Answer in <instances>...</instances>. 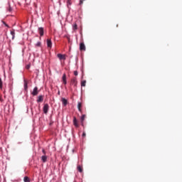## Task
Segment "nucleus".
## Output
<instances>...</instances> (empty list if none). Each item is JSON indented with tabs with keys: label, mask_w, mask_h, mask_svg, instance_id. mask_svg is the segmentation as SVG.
<instances>
[{
	"label": "nucleus",
	"mask_w": 182,
	"mask_h": 182,
	"mask_svg": "<svg viewBox=\"0 0 182 182\" xmlns=\"http://www.w3.org/2000/svg\"><path fill=\"white\" fill-rule=\"evenodd\" d=\"M37 103H42L43 102V95H39L36 100Z\"/></svg>",
	"instance_id": "8"
},
{
	"label": "nucleus",
	"mask_w": 182,
	"mask_h": 182,
	"mask_svg": "<svg viewBox=\"0 0 182 182\" xmlns=\"http://www.w3.org/2000/svg\"><path fill=\"white\" fill-rule=\"evenodd\" d=\"M70 85L71 86H74L75 87H76L77 86V78H76L75 77H73L70 81Z\"/></svg>",
	"instance_id": "2"
},
{
	"label": "nucleus",
	"mask_w": 182,
	"mask_h": 182,
	"mask_svg": "<svg viewBox=\"0 0 182 182\" xmlns=\"http://www.w3.org/2000/svg\"><path fill=\"white\" fill-rule=\"evenodd\" d=\"M86 118V114H82L80 117L81 126L85 127V119Z\"/></svg>",
	"instance_id": "7"
},
{
	"label": "nucleus",
	"mask_w": 182,
	"mask_h": 182,
	"mask_svg": "<svg viewBox=\"0 0 182 182\" xmlns=\"http://www.w3.org/2000/svg\"><path fill=\"white\" fill-rule=\"evenodd\" d=\"M80 50L85 52L86 50V46H85V43H80Z\"/></svg>",
	"instance_id": "6"
},
{
	"label": "nucleus",
	"mask_w": 182,
	"mask_h": 182,
	"mask_svg": "<svg viewBox=\"0 0 182 182\" xmlns=\"http://www.w3.org/2000/svg\"><path fill=\"white\" fill-rule=\"evenodd\" d=\"M63 82L65 85H67L68 81L66 80V74L64 73L62 77Z\"/></svg>",
	"instance_id": "14"
},
{
	"label": "nucleus",
	"mask_w": 182,
	"mask_h": 182,
	"mask_svg": "<svg viewBox=\"0 0 182 182\" xmlns=\"http://www.w3.org/2000/svg\"><path fill=\"white\" fill-rule=\"evenodd\" d=\"M82 136V137H86V132H83Z\"/></svg>",
	"instance_id": "31"
},
{
	"label": "nucleus",
	"mask_w": 182,
	"mask_h": 182,
	"mask_svg": "<svg viewBox=\"0 0 182 182\" xmlns=\"http://www.w3.org/2000/svg\"><path fill=\"white\" fill-rule=\"evenodd\" d=\"M73 31H77V24L76 23H75L73 25Z\"/></svg>",
	"instance_id": "19"
},
{
	"label": "nucleus",
	"mask_w": 182,
	"mask_h": 182,
	"mask_svg": "<svg viewBox=\"0 0 182 182\" xmlns=\"http://www.w3.org/2000/svg\"><path fill=\"white\" fill-rule=\"evenodd\" d=\"M38 32L41 36V38H42V36H43L44 33H45V31L43 29V27H40L38 28Z\"/></svg>",
	"instance_id": "4"
},
{
	"label": "nucleus",
	"mask_w": 182,
	"mask_h": 182,
	"mask_svg": "<svg viewBox=\"0 0 182 182\" xmlns=\"http://www.w3.org/2000/svg\"><path fill=\"white\" fill-rule=\"evenodd\" d=\"M8 5H9V8L7 9L8 11L9 12H12V11L14 10L12 9V6H11V4L10 3H8Z\"/></svg>",
	"instance_id": "18"
},
{
	"label": "nucleus",
	"mask_w": 182,
	"mask_h": 182,
	"mask_svg": "<svg viewBox=\"0 0 182 182\" xmlns=\"http://www.w3.org/2000/svg\"><path fill=\"white\" fill-rule=\"evenodd\" d=\"M18 5H23L26 4V0H17Z\"/></svg>",
	"instance_id": "15"
},
{
	"label": "nucleus",
	"mask_w": 182,
	"mask_h": 182,
	"mask_svg": "<svg viewBox=\"0 0 182 182\" xmlns=\"http://www.w3.org/2000/svg\"><path fill=\"white\" fill-rule=\"evenodd\" d=\"M41 161H43V163H46V161H48V156L43 155L41 156Z\"/></svg>",
	"instance_id": "12"
},
{
	"label": "nucleus",
	"mask_w": 182,
	"mask_h": 182,
	"mask_svg": "<svg viewBox=\"0 0 182 182\" xmlns=\"http://www.w3.org/2000/svg\"><path fill=\"white\" fill-rule=\"evenodd\" d=\"M0 102H4V100H2V96H0Z\"/></svg>",
	"instance_id": "32"
},
{
	"label": "nucleus",
	"mask_w": 182,
	"mask_h": 182,
	"mask_svg": "<svg viewBox=\"0 0 182 182\" xmlns=\"http://www.w3.org/2000/svg\"><path fill=\"white\" fill-rule=\"evenodd\" d=\"M85 1H86V0H82L83 2H85Z\"/></svg>",
	"instance_id": "34"
},
{
	"label": "nucleus",
	"mask_w": 182,
	"mask_h": 182,
	"mask_svg": "<svg viewBox=\"0 0 182 182\" xmlns=\"http://www.w3.org/2000/svg\"><path fill=\"white\" fill-rule=\"evenodd\" d=\"M2 87H3L2 79L0 77V89H2Z\"/></svg>",
	"instance_id": "26"
},
{
	"label": "nucleus",
	"mask_w": 182,
	"mask_h": 182,
	"mask_svg": "<svg viewBox=\"0 0 182 182\" xmlns=\"http://www.w3.org/2000/svg\"><path fill=\"white\" fill-rule=\"evenodd\" d=\"M42 153H43V156H46V151H45V149H42Z\"/></svg>",
	"instance_id": "27"
},
{
	"label": "nucleus",
	"mask_w": 182,
	"mask_h": 182,
	"mask_svg": "<svg viewBox=\"0 0 182 182\" xmlns=\"http://www.w3.org/2000/svg\"><path fill=\"white\" fill-rule=\"evenodd\" d=\"M73 124L75 127H79V124L77 123V119H76V117H73Z\"/></svg>",
	"instance_id": "9"
},
{
	"label": "nucleus",
	"mask_w": 182,
	"mask_h": 182,
	"mask_svg": "<svg viewBox=\"0 0 182 182\" xmlns=\"http://www.w3.org/2000/svg\"><path fill=\"white\" fill-rule=\"evenodd\" d=\"M77 109L80 113H83V111L82 110V102L77 103Z\"/></svg>",
	"instance_id": "11"
},
{
	"label": "nucleus",
	"mask_w": 182,
	"mask_h": 182,
	"mask_svg": "<svg viewBox=\"0 0 182 182\" xmlns=\"http://www.w3.org/2000/svg\"><path fill=\"white\" fill-rule=\"evenodd\" d=\"M81 86L82 87H85V86H86V80H82L81 82Z\"/></svg>",
	"instance_id": "21"
},
{
	"label": "nucleus",
	"mask_w": 182,
	"mask_h": 182,
	"mask_svg": "<svg viewBox=\"0 0 182 182\" xmlns=\"http://www.w3.org/2000/svg\"><path fill=\"white\" fill-rule=\"evenodd\" d=\"M39 94V91L38 90V87H35L33 90V92H31V95L33 96H38Z\"/></svg>",
	"instance_id": "5"
},
{
	"label": "nucleus",
	"mask_w": 182,
	"mask_h": 182,
	"mask_svg": "<svg viewBox=\"0 0 182 182\" xmlns=\"http://www.w3.org/2000/svg\"><path fill=\"white\" fill-rule=\"evenodd\" d=\"M58 95H60V91H58Z\"/></svg>",
	"instance_id": "33"
},
{
	"label": "nucleus",
	"mask_w": 182,
	"mask_h": 182,
	"mask_svg": "<svg viewBox=\"0 0 182 182\" xmlns=\"http://www.w3.org/2000/svg\"><path fill=\"white\" fill-rule=\"evenodd\" d=\"M67 5L68 6H70L72 5V0H67Z\"/></svg>",
	"instance_id": "23"
},
{
	"label": "nucleus",
	"mask_w": 182,
	"mask_h": 182,
	"mask_svg": "<svg viewBox=\"0 0 182 182\" xmlns=\"http://www.w3.org/2000/svg\"><path fill=\"white\" fill-rule=\"evenodd\" d=\"M42 43H41V41L37 42V43H36V46H37L38 48H40V46H41Z\"/></svg>",
	"instance_id": "24"
},
{
	"label": "nucleus",
	"mask_w": 182,
	"mask_h": 182,
	"mask_svg": "<svg viewBox=\"0 0 182 182\" xmlns=\"http://www.w3.org/2000/svg\"><path fill=\"white\" fill-rule=\"evenodd\" d=\"M57 58H58L60 60H66V55L64 54L58 53Z\"/></svg>",
	"instance_id": "3"
},
{
	"label": "nucleus",
	"mask_w": 182,
	"mask_h": 182,
	"mask_svg": "<svg viewBox=\"0 0 182 182\" xmlns=\"http://www.w3.org/2000/svg\"><path fill=\"white\" fill-rule=\"evenodd\" d=\"M1 22H2L3 25H4V26H6V28H9V25H8L7 23H6L5 21H2Z\"/></svg>",
	"instance_id": "25"
},
{
	"label": "nucleus",
	"mask_w": 182,
	"mask_h": 182,
	"mask_svg": "<svg viewBox=\"0 0 182 182\" xmlns=\"http://www.w3.org/2000/svg\"><path fill=\"white\" fill-rule=\"evenodd\" d=\"M43 112L44 114H48V112H49V104H44Z\"/></svg>",
	"instance_id": "1"
},
{
	"label": "nucleus",
	"mask_w": 182,
	"mask_h": 182,
	"mask_svg": "<svg viewBox=\"0 0 182 182\" xmlns=\"http://www.w3.org/2000/svg\"><path fill=\"white\" fill-rule=\"evenodd\" d=\"M79 5L80 6H82L83 5V0H80Z\"/></svg>",
	"instance_id": "28"
},
{
	"label": "nucleus",
	"mask_w": 182,
	"mask_h": 182,
	"mask_svg": "<svg viewBox=\"0 0 182 182\" xmlns=\"http://www.w3.org/2000/svg\"><path fill=\"white\" fill-rule=\"evenodd\" d=\"M31 68V65H27L26 66V69H30Z\"/></svg>",
	"instance_id": "30"
},
{
	"label": "nucleus",
	"mask_w": 182,
	"mask_h": 182,
	"mask_svg": "<svg viewBox=\"0 0 182 182\" xmlns=\"http://www.w3.org/2000/svg\"><path fill=\"white\" fill-rule=\"evenodd\" d=\"M47 46L48 48H52V40L50 38L47 39Z\"/></svg>",
	"instance_id": "10"
},
{
	"label": "nucleus",
	"mask_w": 182,
	"mask_h": 182,
	"mask_svg": "<svg viewBox=\"0 0 182 182\" xmlns=\"http://www.w3.org/2000/svg\"><path fill=\"white\" fill-rule=\"evenodd\" d=\"M77 75H78L77 70L74 71V75L77 76Z\"/></svg>",
	"instance_id": "29"
},
{
	"label": "nucleus",
	"mask_w": 182,
	"mask_h": 182,
	"mask_svg": "<svg viewBox=\"0 0 182 182\" xmlns=\"http://www.w3.org/2000/svg\"><path fill=\"white\" fill-rule=\"evenodd\" d=\"M24 90H28V82H26V81L24 82Z\"/></svg>",
	"instance_id": "22"
},
{
	"label": "nucleus",
	"mask_w": 182,
	"mask_h": 182,
	"mask_svg": "<svg viewBox=\"0 0 182 182\" xmlns=\"http://www.w3.org/2000/svg\"><path fill=\"white\" fill-rule=\"evenodd\" d=\"M77 171H79V173H83V168H82V166H80V165H78L77 166Z\"/></svg>",
	"instance_id": "16"
},
{
	"label": "nucleus",
	"mask_w": 182,
	"mask_h": 182,
	"mask_svg": "<svg viewBox=\"0 0 182 182\" xmlns=\"http://www.w3.org/2000/svg\"><path fill=\"white\" fill-rule=\"evenodd\" d=\"M61 102L63 106H68V100L66 98H62Z\"/></svg>",
	"instance_id": "13"
},
{
	"label": "nucleus",
	"mask_w": 182,
	"mask_h": 182,
	"mask_svg": "<svg viewBox=\"0 0 182 182\" xmlns=\"http://www.w3.org/2000/svg\"><path fill=\"white\" fill-rule=\"evenodd\" d=\"M10 33L12 36L11 39L14 41V39H15V30L11 31Z\"/></svg>",
	"instance_id": "17"
},
{
	"label": "nucleus",
	"mask_w": 182,
	"mask_h": 182,
	"mask_svg": "<svg viewBox=\"0 0 182 182\" xmlns=\"http://www.w3.org/2000/svg\"><path fill=\"white\" fill-rule=\"evenodd\" d=\"M23 181H24V182H31V179L29 178V177L25 176V177L23 178Z\"/></svg>",
	"instance_id": "20"
}]
</instances>
